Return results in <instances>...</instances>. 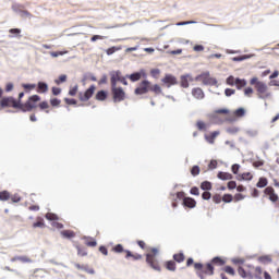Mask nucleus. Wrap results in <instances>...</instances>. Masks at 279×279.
Masks as SVG:
<instances>
[{
    "instance_id": "423d86ee",
    "label": "nucleus",
    "mask_w": 279,
    "mask_h": 279,
    "mask_svg": "<svg viewBox=\"0 0 279 279\" xmlns=\"http://www.w3.org/2000/svg\"><path fill=\"white\" fill-rule=\"evenodd\" d=\"M230 114V110L228 109H217L214 111L211 116V121L217 125H222V123H228V116Z\"/></svg>"
},
{
    "instance_id": "680f3d73",
    "label": "nucleus",
    "mask_w": 279,
    "mask_h": 279,
    "mask_svg": "<svg viewBox=\"0 0 279 279\" xmlns=\"http://www.w3.org/2000/svg\"><path fill=\"white\" fill-rule=\"evenodd\" d=\"M9 34H14L15 36H21V29L20 28H11V29H9Z\"/></svg>"
},
{
    "instance_id": "72a5a7b5",
    "label": "nucleus",
    "mask_w": 279,
    "mask_h": 279,
    "mask_svg": "<svg viewBox=\"0 0 279 279\" xmlns=\"http://www.w3.org/2000/svg\"><path fill=\"white\" fill-rule=\"evenodd\" d=\"M185 258L186 257L184 256V253H177V254L173 255V260L175 263H184Z\"/></svg>"
},
{
    "instance_id": "052dcab7",
    "label": "nucleus",
    "mask_w": 279,
    "mask_h": 279,
    "mask_svg": "<svg viewBox=\"0 0 279 279\" xmlns=\"http://www.w3.org/2000/svg\"><path fill=\"white\" fill-rule=\"evenodd\" d=\"M227 186L230 191L236 189V181H229Z\"/></svg>"
},
{
    "instance_id": "a18cd8bd",
    "label": "nucleus",
    "mask_w": 279,
    "mask_h": 279,
    "mask_svg": "<svg viewBox=\"0 0 279 279\" xmlns=\"http://www.w3.org/2000/svg\"><path fill=\"white\" fill-rule=\"evenodd\" d=\"M60 104H62V100H60L58 98L50 99V106H52L53 108H58V106H60Z\"/></svg>"
},
{
    "instance_id": "13d9d810",
    "label": "nucleus",
    "mask_w": 279,
    "mask_h": 279,
    "mask_svg": "<svg viewBox=\"0 0 279 279\" xmlns=\"http://www.w3.org/2000/svg\"><path fill=\"white\" fill-rule=\"evenodd\" d=\"M221 199H222V197L219 194H216L213 196V202L215 204H221Z\"/></svg>"
},
{
    "instance_id": "1a4fd4ad",
    "label": "nucleus",
    "mask_w": 279,
    "mask_h": 279,
    "mask_svg": "<svg viewBox=\"0 0 279 279\" xmlns=\"http://www.w3.org/2000/svg\"><path fill=\"white\" fill-rule=\"evenodd\" d=\"M195 82H202L204 86H217V78L210 76V72H203L195 77Z\"/></svg>"
},
{
    "instance_id": "6e6d98bb",
    "label": "nucleus",
    "mask_w": 279,
    "mask_h": 279,
    "mask_svg": "<svg viewBox=\"0 0 279 279\" xmlns=\"http://www.w3.org/2000/svg\"><path fill=\"white\" fill-rule=\"evenodd\" d=\"M239 169H241V166L235 163L231 167V171L232 173H234V175H236L239 173Z\"/></svg>"
},
{
    "instance_id": "c756f323",
    "label": "nucleus",
    "mask_w": 279,
    "mask_h": 279,
    "mask_svg": "<svg viewBox=\"0 0 279 279\" xmlns=\"http://www.w3.org/2000/svg\"><path fill=\"white\" fill-rule=\"evenodd\" d=\"M111 252H114V254H125V252H128V250L123 248V246L121 244H117L116 246H113L111 248Z\"/></svg>"
},
{
    "instance_id": "aec40b11",
    "label": "nucleus",
    "mask_w": 279,
    "mask_h": 279,
    "mask_svg": "<svg viewBox=\"0 0 279 279\" xmlns=\"http://www.w3.org/2000/svg\"><path fill=\"white\" fill-rule=\"evenodd\" d=\"M95 99L97 101H106V99H108V92H106V90L97 92Z\"/></svg>"
},
{
    "instance_id": "864d4df0",
    "label": "nucleus",
    "mask_w": 279,
    "mask_h": 279,
    "mask_svg": "<svg viewBox=\"0 0 279 279\" xmlns=\"http://www.w3.org/2000/svg\"><path fill=\"white\" fill-rule=\"evenodd\" d=\"M259 263H271V257L269 255L260 256Z\"/></svg>"
},
{
    "instance_id": "a878e982",
    "label": "nucleus",
    "mask_w": 279,
    "mask_h": 279,
    "mask_svg": "<svg viewBox=\"0 0 279 279\" xmlns=\"http://www.w3.org/2000/svg\"><path fill=\"white\" fill-rule=\"evenodd\" d=\"M253 178L254 175L252 174V172H244L238 175V180H245L247 182H250V180H253Z\"/></svg>"
},
{
    "instance_id": "7c9ffc66",
    "label": "nucleus",
    "mask_w": 279,
    "mask_h": 279,
    "mask_svg": "<svg viewBox=\"0 0 279 279\" xmlns=\"http://www.w3.org/2000/svg\"><path fill=\"white\" fill-rule=\"evenodd\" d=\"M196 128H197V130H199V132H206V130H208V124H206V122L199 120L196 122Z\"/></svg>"
},
{
    "instance_id": "4468645a",
    "label": "nucleus",
    "mask_w": 279,
    "mask_h": 279,
    "mask_svg": "<svg viewBox=\"0 0 279 279\" xmlns=\"http://www.w3.org/2000/svg\"><path fill=\"white\" fill-rule=\"evenodd\" d=\"M264 194L268 197L269 202L274 203V202H278L279 196L276 193V190L271 186H267L264 190Z\"/></svg>"
},
{
    "instance_id": "37998d69",
    "label": "nucleus",
    "mask_w": 279,
    "mask_h": 279,
    "mask_svg": "<svg viewBox=\"0 0 279 279\" xmlns=\"http://www.w3.org/2000/svg\"><path fill=\"white\" fill-rule=\"evenodd\" d=\"M77 90H80V86L75 85V86L71 87L69 90L70 97H75V95H77Z\"/></svg>"
},
{
    "instance_id": "393cba45",
    "label": "nucleus",
    "mask_w": 279,
    "mask_h": 279,
    "mask_svg": "<svg viewBox=\"0 0 279 279\" xmlns=\"http://www.w3.org/2000/svg\"><path fill=\"white\" fill-rule=\"evenodd\" d=\"M165 267H166V269H168V271H175V269H178V266L175 265L174 260L166 262Z\"/></svg>"
},
{
    "instance_id": "338daca9",
    "label": "nucleus",
    "mask_w": 279,
    "mask_h": 279,
    "mask_svg": "<svg viewBox=\"0 0 279 279\" xmlns=\"http://www.w3.org/2000/svg\"><path fill=\"white\" fill-rule=\"evenodd\" d=\"M51 90H52V95L54 96H58L60 95V93H62V89L59 87H52Z\"/></svg>"
},
{
    "instance_id": "ea45409f",
    "label": "nucleus",
    "mask_w": 279,
    "mask_h": 279,
    "mask_svg": "<svg viewBox=\"0 0 279 279\" xmlns=\"http://www.w3.org/2000/svg\"><path fill=\"white\" fill-rule=\"evenodd\" d=\"M121 47H111L106 50L107 56H112L116 51H121Z\"/></svg>"
},
{
    "instance_id": "5701e85b",
    "label": "nucleus",
    "mask_w": 279,
    "mask_h": 279,
    "mask_svg": "<svg viewBox=\"0 0 279 279\" xmlns=\"http://www.w3.org/2000/svg\"><path fill=\"white\" fill-rule=\"evenodd\" d=\"M47 90H49V85H47V83H44V82H39L37 84V93H47Z\"/></svg>"
},
{
    "instance_id": "bf43d9fd",
    "label": "nucleus",
    "mask_w": 279,
    "mask_h": 279,
    "mask_svg": "<svg viewBox=\"0 0 279 279\" xmlns=\"http://www.w3.org/2000/svg\"><path fill=\"white\" fill-rule=\"evenodd\" d=\"M235 83H236V80H234V76H229V77L227 78V84H228L229 86H234Z\"/></svg>"
},
{
    "instance_id": "0eeeda50",
    "label": "nucleus",
    "mask_w": 279,
    "mask_h": 279,
    "mask_svg": "<svg viewBox=\"0 0 279 279\" xmlns=\"http://www.w3.org/2000/svg\"><path fill=\"white\" fill-rule=\"evenodd\" d=\"M252 86H255L259 99H265V97H269V94H267V84L258 81L257 77H253L250 82Z\"/></svg>"
},
{
    "instance_id": "de8ad7c7",
    "label": "nucleus",
    "mask_w": 279,
    "mask_h": 279,
    "mask_svg": "<svg viewBox=\"0 0 279 279\" xmlns=\"http://www.w3.org/2000/svg\"><path fill=\"white\" fill-rule=\"evenodd\" d=\"M24 90H34L36 88V84H22Z\"/></svg>"
},
{
    "instance_id": "f704fd0d",
    "label": "nucleus",
    "mask_w": 279,
    "mask_h": 279,
    "mask_svg": "<svg viewBox=\"0 0 279 279\" xmlns=\"http://www.w3.org/2000/svg\"><path fill=\"white\" fill-rule=\"evenodd\" d=\"M235 86L239 89L244 88V86H247V82L245 80L236 78Z\"/></svg>"
},
{
    "instance_id": "f03ea898",
    "label": "nucleus",
    "mask_w": 279,
    "mask_h": 279,
    "mask_svg": "<svg viewBox=\"0 0 279 279\" xmlns=\"http://www.w3.org/2000/svg\"><path fill=\"white\" fill-rule=\"evenodd\" d=\"M238 274L241 278L247 279H263V268L260 266L254 267L253 265H245L238 267Z\"/></svg>"
},
{
    "instance_id": "e2e57ef3",
    "label": "nucleus",
    "mask_w": 279,
    "mask_h": 279,
    "mask_svg": "<svg viewBox=\"0 0 279 279\" xmlns=\"http://www.w3.org/2000/svg\"><path fill=\"white\" fill-rule=\"evenodd\" d=\"M190 193H191V195H199V187L193 186V187L190 190Z\"/></svg>"
},
{
    "instance_id": "ddd939ff",
    "label": "nucleus",
    "mask_w": 279,
    "mask_h": 279,
    "mask_svg": "<svg viewBox=\"0 0 279 279\" xmlns=\"http://www.w3.org/2000/svg\"><path fill=\"white\" fill-rule=\"evenodd\" d=\"M161 82L167 88H171V86L178 85V78L172 74H166Z\"/></svg>"
},
{
    "instance_id": "8fccbe9b",
    "label": "nucleus",
    "mask_w": 279,
    "mask_h": 279,
    "mask_svg": "<svg viewBox=\"0 0 279 279\" xmlns=\"http://www.w3.org/2000/svg\"><path fill=\"white\" fill-rule=\"evenodd\" d=\"M64 101L68 106H77V100L73 98H64Z\"/></svg>"
},
{
    "instance_id": "9b49d317",
    "label": "nucleus",
    "mask_w": 279,
    "mask_h": 279,
    "mask_svg": "<svg viewBox=\"0 0 279 279\" xmlns=\"http://www.w3.org/2000/svg\"><path fill=\"white\" fill-rule=\"evenodd\" d=\"M243 117H245V109L239 108L235 111H233V113H230L229 111L227 120L228 123H236V121H239V119H243Z\"/></svg>"
},
{
    "instance_id": "20e7f679",
    "label": "nucleus",
    "mask_w": 279,
    "mask_h": 279,
    "mask_svg": "<svg viewBox=\"0 0 279 279\" xmlns=\"http://www.w3.org/2000/svg\"><path fill=\"white\" fill-rule=\"evenodd\" d=\"M159 252L160 251L158 248L151 247L149 250V252L146 254V263L155 271H161L160 262H158V258H156V256H158Z\"/></svg>"
},
{
    "instance_id": "09e8293b",
    "label": "nucleus",
    "mask_w": 279,
    "mask_h": 279,
    "mask_svg": "<svg viewBox=\"0 0 279 279\" xmlns=\"http://www.w3.org/2000/svg\"><path fill=\"white\" fill-rule=\"evenodd\" d=\"M65 53H69V51H53V52H50V56L52 58H58V56H65Z\"/></svg>"
},
{
    "instance_id": "3c124183",
    "label": "nucleus",
    "mask_w": 279,
    "mask_h": 279,
    "mask_svg": "<svg viewBox=\"0 0 279 279\" xmlns=\"http://www.w3.org/2000/svg\"><path fill=\"white\" fill-rule=\"evenodd\" d=\"M199 166H193L191 169V174L195 178L199 173Z\"/></svg>"
},
{
    "instance_id": "412c9836",
    "label": "nucleus",
    "mask_w": 279,
    "mask_h": 279,
    "mask_svg": "<svg viewBox=\"0 0 279 279\" xmlns=\"http://www.w3.org/2000/svg\"><path fill=\"white\" fill-rule=\"evenodd\" d=\"M189 82H193L191 75H182L181 76V86L182 88H189Z\"/></svg>"
},
{
    "instance_id": "2f4dec72",
    "label": "nucleus",
    "mask_w": 279,
    "mask_h": 279,
    "mask_svg": "<svg viewBox=\"0 0 279 279\" xmlns=\"http://www.w3.org/2000/svg\"><path fill=\"white\" fill-rule=\"evenodd\" d=\"M61 235L64 239H75V233H74V231H71V230H63V231H61Z\"/></svg>"
},
{
    "instance_id": "b1692460",
    "label": "nucleus",
    "mask_w": 279,
    "mask_h": 279,
    "mask_svg": "<svg viewBox=\"0 0 279 279\" xmlns=\"http://www.w3.org/2000/svg\"><path fill=\"white\" fill-rule=\"evenodd\" d=\"M85 241V245L87 247H97V240H95L94 238H84Z\"/></svg>"
},
{
    "instance_id": "5fc2aeb1",
    "label": "nucleus",
    "mask_w": 279,
    "mask_h": 279,
    "mask_svg": "<svg viewBox=\"0 0 279 279\" xmlns=\"http://www.w3.org/2000/svg\"><path fill=\"white\" fill-rule=\"evenodd\" d=\"M99 86L104 84H108V75L104 74L101 78L98 81Z\"/></svg>"
},
{
    "instance_id": "c9c22d12",
    "label": "nucleus",
    "mask_w": 279,
    "mask_h": 279,
    "mask_svg": "<svg viewBox=\"0 0 279 279\" xmlns=\"http://www.w3.org/2000/svg\"><path fill=\"white\" fill-rule=\"evenodd\" d=\"M10 199V192L2 191L0 192V202H8Z\"/></svg>"
},
{
    "instance_id": "49530a36",
    "label": "nucleus",
    "mask_w": 279,
    "mask_h": 279,
    "mask_svg": "<svg viewBox=\"0 0 279 279\" xmlns=\"http://www.w3.org/2000/svg\"><path fill=\"white\" fill-rule=\"evenodd\" d=\"M151 77H155V80H158L160 77V69H153L150 70Z\"/></svg>"
},
{
    "instance_id": "0e129e2a",
    "label": "nucleus",
    "mask_w": 279,
    "mask_h": 279,
    "mask_svg": "<svg viewBox=\"0 0 279 279\" xmlns=\"http://www.w3.org/2000/svg\"><path fill=\"white\" fill-rule=\"evenodd\" d=\"M210 197H213V195H211L210 192H208V191H205V192L202 194V199H210Z\"/></svg>"
},
{
    "instance_id": "c03bdc74",
    "label": "nucleus",
    "mask_w": 279,
    "mask_h": 279,
    "mask_svg": "<svg viewBox=\"0 0 279 279\" xmlns=\"http://www.w3.org/2000/svg\"><path fill=\"white\" fill-rule=\"evenodd\" d=\"M46 219H48V221H58V215L53 213H48L46 214Z\"/></svg>"
},
{
    "instance_id": "4c0bfd02",
    "label": "nucleus",
    "mask_w": 279,
    "mask_h": 279,
    "mask_svg": "<svg viewBox=\"0 0 279 279\" xmlns=\"http://www.w3.org/2000/svg\"><path fill=\"white\" fill-rule=\"evenodd\" d=\"M33 228H45V220L43 218H37V221L33 223Z\"/></svg>"
},
{
    "instance_id": "dca6fc26",
    "label": "nucleus",
    "mask_w": 279,
    "mask_h": 279,
    "mask_svg": "<svg viewBox=\"0 0 279 279\" xmlns=\"http://www.w3.org/2000/svg\"><path fill=\"white\" fill-rule=\"evenodd\" d=\"M219 134H221V132L214 131L209 134H205L204 138L207 143H209V145H215V141H216L217 136H219Z\"/></svg>"
},
{
    "instance_id": "f3484780",
    "label": "nucleus",
    "mask_w": 279,
    "mask_h": 279,
    "mask_svg": "<svg viewBox=\"0 0 279 279\" xmlns=\"http://www.w3.org/2000/svg\"><path fill=\"white\" fill-rule=\"evenodd\" d=\"M183 206H185V208H195L197 206V202L192 197H185L183 198Z\"/></svg>"
},
{
    "instance_id": "6ab92c4d",
    "label": "nucleus",
    "mask_w": 279,
    "mask_h": 279,
    "mask_svg": "<svg viewBox=\"0 0 279 279\" xmlns=\"http://www.w3.org/2000/svg\"><path fill=\"white\" fill-rule=\"evenodd\" d=\"M129 80H131V82H138V80H141V77H145V72H135L131 75L126 76Z\"/></svg>"
},
{
    "instance_id": "69168bd1",
    "label": "nucleus",
    "mask_w": 279,
    "mask_h": 279,
    "mask_svg": "<svg viewBox=\"0 0 279 279\" xmlns=\"http://www.w3.org/2000/svg\"><path fill=\"white\" fill-rule=\"evenodd\" d=\"M39 108H40V110H47V108H49V102H47V101H41V102L39 104Z\"/></svg>"
},
{
    "instance_id": "4d7b16f0",
    "label": "nucleus",
    "mask_w": 279,
    "mask_h": 279,
    "mask_svg": "<svg viewBox=\"0 0 279 279\" xmlns=\"http://www.w3.org/2000/svg\"><path fill=\"white\" fill-rule=\"evenodd\" d=\"M253 94H254V89H252V87H246L244 89V95H246V97H252Z\"/></svg>"
},
{
    "instance_id": "7ed1b4c3",
    "label": "nucleus",
    "mask_w": 279,
    "mask_h": 279,
    "mask_svg": "<svg viewBox=\"0 0 279 279\" xmlns=\"http://www.w3.org/2000/svg\"><path fill=\"white\" fill-rule=\"evenodd\" d=\"M155 93V95H160L162 94V88L160 85L155 84L151 85V82L144 80L140 83L138 87L135 88L134 94L135 95H147V93Z\"/></svg>"
},
{
    "instance_id": "bb28decb",
    "label": "nucleus",
    "mask_w": 279,
    "mask_h": 279,
    "mask_svg": "<svg viewBox=\"0 0 279 279\" xmlns=\"http://www.w3.org/2000/svg\"><path fill=\"white\" fill-rule=\"evenodd\" d=\"M226 132L228 134L234 135V134H239V132H241V128L236 126V125H232V126H228L226 129Z\"/></svg>"
},
{
    "instance_id": "a211bd4d",
    "label": "nucleus",
    "mask_w": 279,
    "mask_h": 279,
    "mask_svg": "<svg viewBox=\"0 0 279 279\" xmlns=\"http://www.w3.org/2000/svg\"><path fill=\"white\" fill-rule=\"evenodd\" d=\"M192 95L195 99H204V90L199 87H195L192 89Z\"/></svg>"
},
{
    "instance_id": "9d476101",
    "label": "nucleus",
    "mask_w": 279,
    "mask_h": 279,
    "mask_svg": "<svg viewBox=\"0 0 279 279\" xmlns=\"http://www.w3.org/2000/svg\"><path fill=\"white\" fill-rule=\"evenodd\" d=\"M111 94H112V99L114 104L125 101V90H123V87H119V86L111 87Z\"/></svg>"
},
{
    "instance_id": "6e6552de",
    "label": "nucleus",
    "mask_w": 279,
    "mask_h": 279,
    "mask_svg": "<svg viewBox=\"0 0 279 279\" xmlns=\"http://www.w3.org/2000/svg\"><path fill=\"white\" fill-rule=\"evenodd\" d=\"M0 108L1 109L15 108V109L21 110V100H16L12 96L2 97L0 99Z\"/></svg>"
},
{
    "instance_id": "e433bc0d",
    "label": "nucleus",
    "mask_w": 279,
    "mask_h": 279,
    "mask_svg": "<svg viewBox=\"0 0 279 279\" xmlns=\"http://www.w3.org/2000/svg\"><path fill=\"white\" fill-rule=\"evenodd\" d=\"M76 250L77 256H88V252H86V250L83 246L76 245Z\"/></svg>"
},
{
    "instance_id": "774afa93",
    "label": "nucleus",
    "mask_w": 279,
    "mask_h": 279,
    "mask_svg": "<svg viewBox=\"0 0 279 279\" xmlns=\"http://www.w3.org/2000/svg\"><path fill=\"white\" fill-rule=\"evenodd\" d=\"M217 165H218L217 160L213 159L209 162L208 167H209V169H217Z\"/></svg>"
},
{
    "instance_id": "c85d7f7f",
    "label": "nucleus",
    "mask_w": 279,
    "mask_h": 279,
    "mask_svg": "<svg viewBox=\"0 0 279 279\" xmlns=\"http://www.w3.org/2000/svg\"><path fill=\"white\" fill-rule=\"evenodd\" d=\"M217 178L219 180H232V173L229 172H218Z\"/></svg>"
},
{
    "instance_id": "a19ab883",
    "label": "nucleus",
    "mask_w": 279,
    "mask_h": 279,
    "mask_svg": "<svg viewBox=\"0 0 279 279\" xmlns=\"http://www.w3.org/2000/svg\"><path fill=\"white\" fill-rule=\"evenodd\" d=\"M12 204H19V202H21V195L19 194H10V198Z\"/></svg>"
},
{
    "instance_id": "4be33fe9",
    "label": "nucleus",
    "mask_w": 279,
    "mask_h": 279,
    "mask_svg": "<svg viewBox=\"0 0 279 279\" xmlns=\"http://www.w3.org/2000/svg\"><path fill=\"white\" fill-rule=\"evenodd\" d=\"M125 258H132L133 260H141L143 258V255L138 253L133 254L130 251H125Z\"/></svg>"
},
{
    "instance_id": "2eb2a0df",
    "label": "nucleus",
    "mask_w": 279,
    "mask_h": 279,
    "mask_svg": "<svg viewBox=\"0 0 279 279\" xmlns=\"http://www.w3.org/2000/svg\"><path fill=\"white\" fill-rule=\"evenodd\" d=\"M110 82H111V87H116L117 86V82H121V71H113L110 72Z\"/></svg>"
},
{
    "instance_id": "39448f33",
    "label": "nucleus",
    "mask_w": 279,
    "mask_h": 279,
    "mask_svg": "<svg viewBox=\"0 0 279 279\" xmlns=\"http://www.w3.org/2000/svg\"><path fill=\"white\" fill-rule=\"evenodd\" d=\"M38 101H40V96L33 95L24 104L20 102V110L22 112H32V110L38 108Z\"/></svg>"
},
{
    "instance_id": "58836bf2",
    "label": "nucleus",
    "mask_w": 279,
    "mask_h": 279,
    "mask_svg": "<svg viewBox=\"0 0 279 279\" xmlns=\"http://www.w3.org/2000/svg\"><path fill=\"white\" fill-rule=\"evenodd\" d=\"M223 271L229 276H236V271H234V268H232L231 266H225Z\"/></svg>"
},
{
    "instance_id": "603ef678",
    "label": "nucleus",
    "mask_w": 279,
    "mask_h": 279,
    "mask_svg": "<svg viewBox=\"0 0 279 279\" xmlns=\"http://www.w3.org/2000/svg\"><path fill=\"white\" fill-rule=\"evenodd\" d=\"M233 197L231 194H225L222 197V202H225L226 204H230V202H232Z\"/></svg>"
},
{
    "instance_id": "cd10ccee",
    "label": "nucleus",
    "mask_w": 279,
    "mask_h": 279,
    "mask_svg": "<svg viewBox=\"0 0 279 279\" xmlns=\"http://www.w3.org/2000/svg\"><path fill=\"white\" fill-rule=\"evenodd\" d=\"M267 184H269V181L267 180V178L262 177L259 178L258 182L256 183L257 189H265V186H267Z\"/></svg>"
},
{
    "instance_id": "79ce46f5",
    "label": "nucleus",
    "mask_w": 279,
    "mask_h": 279,
    "mask_svg": "<svg viewBox=\"0 0 279 279\" xmlns=\"http://www.w3.org/2000/svg\"><path fill=\"white\" fill-rule=\"evenodd\" d=\"M66 82V74H62L59 76V78L54 80V83L60 86V84H64Z\"/></svg>"
},
{
    "instance_id": "f257e3e1",
    "label": "nucleus",
    "mask_w": 279,
    "mask_h": 279,
    "mask_svg": "<svg viewBox=\"0 0 279 279\" xmlns=\"http://www.w3.org/2000/svg\"><path fill=\"white\" fill-rule=\"evenodd\" d=\"M223 265H226V260L217 256L206 264L195 263L194 269L198 278L206 279V276H215V267H223Z\"/></svg>"
},
{
    "instance_id": "f8f14e48",
    "label": "nucleus",
    "mask_w": 279,
    "mask_h": 279,
    "mask_svg": "<svg viewBox=\"0 0 279 279\" xmlns=\"http://www.w3.org/2000/svg\"><path fill=\"white\" fill-rule=\"evenodd\" d=\"M95 90H97V87L95 85H90L89 88H87L85 92H80V101H88L93 97V95H95Z\"/></svg>"
},
{
    "instance_id": "473e14b6",
    "label": "nucleus",
    "mask_w": 279,
    "mask_h": 279,
    "mask_svg": "<svg viewBox=\"0 0 279 279\" xmlns=\"http://www.w3.org/2000/svg\"><path fill=\"white\" fill-rule=\"evenodd\" d=\"M202 191H211L213 190V183L210 181H204L201 183Z\"/></svg>"
}]
</instances>
